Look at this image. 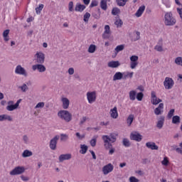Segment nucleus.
<instances>
[{
  "label": "nucleus",
  "instance_id": "1",
  "mask_svg": "<svg viewBox=\"0 0 182 182\" xmlns=\"http://www.w3.org/2000/svg\"><path fill=\"white\" fill-rule=\"evenodd\" d=\"M117 135L116 134H110L109 136L104 135L102 136V140L104 141V147H105L106 150H109V154H113L114 153V148L112 143H115L117 140Z\"/></svg>",
  "mask_w": 182,
  "mask_h": 182
},
{
  "label": "nucleus",
  "instance_id": "2",
  "mask_svg": "<svg viewBox=\"0 0 182 182\" xmlns=\"http://www.w3.org/2000/svg\"><path fill=\"white\" fill-rule=\"evenodd\" d=\"M177 22L175 18L173 16L172 12H168L165 14L164 24L166 26H174V24Z\"/></svg>",
  "mask_w": 182,
  "mask_h": 182
},
{
  "label": "nucleus",
  "instance_id": "3",
  "mask_svg": "<svg viewBox=\"0 0 182 182\" xmlns=\"http://www.w3.org/2000/svg\"><path fill=\"white\" fill-rule=\"evenodd\" d=\"M58 116L61 120H64L66 123L72 122V114L68 110H60L58 112Z\"/></svg>",
  "mask_w": 182,
  "mask_h": 182
},
{
  "label": "nucleus",
  "instance_id": "4",
  "mask_svg": "<svg viewBox=\"0 0 182 182\" xmlns=\"http://www.w3.org/2000/svg\"><path fill=\"white\" fill-rule=\"evenodd\" d=\"M164 86L166 90H170V89H173V86H174V80L171 77H166L165 80L164 81Z\"/></svg>",
  "mask_w": 182,
  "mask_h": 182
},
{
  "label": "nucleus",
  "instance_id": "5",
  "mask_svg": "<svg viewBox=\"0 0 182 182\" xmlns=\"http://www.w3.org/2000/svg\"><path fill=\"white\" fill-rule=\"evenodd\" d=\"M97 97V95L96 94V91L87 92V100L88 101V103H90V105H92V103H95V102H96Z\"/></svg>",
  "mask_w": 182,
  "mask_h": 182
},
{
  "label": "nucleus",
  "instance_id": "6",
  "mask_svg": "<svg viewBox=\"0 0 182 182\" xmlns=\"http://www.w3.org/2000/svg\"><path fill=\"white\" fill-rule=\"evenodd\" d=\"M25 173V167L23 166H16L11 171H10V176H19Z\"/></svg>",
  "mask_w": 182,
  "mask_h": 182
},
{
  "label": "nucleus",
  "instance_id": "7",
  "mask_svg": "<svg viewBox=\"0 0 182 182\" xmlns=\"http://www.w3.org/2000/svg\"><path fill=\"white\" fill-rule=\"evenodd\" d=\"M21 102V100H18L16 102V103L15 105H14V101H9L8 102L9 105L6 107L7 110H9V112H12V111L15 110V109H18Z\"/></svg>",
  "mask_w": 182,
  "mask_h": 182
},
{
  "label": "nucleus",
  "instance_id": "8",
  "mask_svg": "<svg viewBox=\"0 0 182 182\" xmlns=\"http://www.w3.org/2000/svg\"><path fill=\"white\" fill-rule=\"evenodd\" d=\"M37 63L42 65L45 63V54L42 52H37L34 56Z\"/></svg>",
  "mask_w": 182,
  "mask_h": 182
},
{
  "label": "nucleus",
  "instance_id": "9",
  "mask_svg": "<svg viewBox=\"0 0 182 182\" xmlns=\"http://www.w3.org/2000/svg\"><path fill=\"white\" fill-rule=\"evenodd\" d=\"M114 169V166L112 164H108L102 167V173L104 176H107Z\"/></svg>",
  "mask_w": 182,
  "mask_h": 182
},
{
  "label": "nucleus",
  "instance_id": "10",
  "mask_svg": "<svg viewBox=\"0 0 182 182\" xmlns=\"http://www.w3.org/2000/svg\"><path fill=\"white\" fill-rule=\"evenodd\" d=\"M130 68L131 69H136L137 65H139V56L137 55H132L130 57Z\"/></svg>",
  "mask_w": 182,
  "mask_h": 182
},
{
  "label": "nucleus",
  "instance_id": "11",
  "mask_svg": "<svg viewBox=\"0 0 182 182\" xmlns=\"http://www.w3.org/2000/svg\"><path fill=\"white\" fill-rule=\"evenodd\" d=\"M151 102L152 105H157L159 103H161V100L160 98H158L156 95V92L152 91L151 93Z\"/></svg>",
  "mask_w": 182,
  "mask_h": 182
},
{
  "label": "nucleus",
  "instance_id": "12",
  "mask_svg": "<svg viewBox=\"0 0 182 182\" xmlns=\"http://www.w3.org/2000/svg\"><path fill=\"white\" fill-rule=\"evenodd\" d=\"M143 137L138 132H132L130 134V139L134 140L135 141H141Z\"/></svg>",
  "mask_w": 182,
  "mask_h": 182
},
{
  "label": "nucleus",
  "instance_id": "13",
  "mask_svg": "<svg viewBox=\"0 0 182 182\" xmlns=\"http://www.w3.org/2000/svg\"><path fill=\"white\" fill-rule=\"evenodd\" d=\"M33 70H38L40 73L46 71V67L42 64H36L32 66Z\"/></svg>",
  "mask_w": 182,
  "mask_h": 182
},
{
  "label": "nucleus",
  "instance_id": "14",
  "mask_svg": "<svg viewBox=\"0 0 182 182\" xmlns=\"http://www.w3.org/2000/svg\"><path fill=\"white\" fill-rule=\"evenodd\" d=\"M58 140H59V136H55L50 141V149L51 150H56V144H58Z\"/></svg>",
  "mask_w": 182,
  "mask_h": 182
},
{
  "label": "nucleus",
  "instance_id": "15",
  "mask_svg": "<svg viewBox=\"0 0 182 182\" xmlns=\"http://www.w3.org/2000/svg\"><path fill=\"white\" fill-rule=\"evenodd\" d=\"M110 38V26L109 25H106L105 26V31L102 33L103 39H109Z\"/></svg>",
  "mask_w": 182,
  "mask_h": 182
},
{
  "label": "nucleus",
  "instance_id": "16",
  "mask_svg": "<svg viewBox=\"0 0 182 182\" xmlns=\"http://www.w3.org/2000/svg\"><path fill=\"white\" fill-rule=\"evenodd\" d=\"M15 73L17 75H22L23 76H26V70H25V68H22V66L21 65L16 66Z\"/></svg>",
  "mask_w": 182,
  "mask_h": 182
},
{
  "label": "nucleus",
  "instance_id": "17",
  "mask_svg": "<svg viewBox=\"0 0 182 182\" xmlns=\"http://www.w3.org/2000/svg\"><path fill=\"white\" fill-rule=\"evenodd\" d=\"M164 111V104L160 103L159 107L154 109V113L156 116L160 115Z\"/></svg>",
  "mask_w": 182,
  "mask_h": 182
},
{
  "label": "nucleus",
  "instance_id": "18",
  "mask_svg": "<svg viewBox=\"0 0 182 182\" xmlns=\"http://www.w3.org/2000/svg\"><path fill=\"white\" fill-rule=\"evenodd\" d=\"M109 114L112 119H117V117H119V112H117V107H114L113 109H111Z\"/></svg>",
  "mask_w": 182,
  "mask_h": 182
},
{
  "label": "nucleus",
  "instance_id": "19",
  "mask_svg": "<svg viewBox=\"0 0 182 182\" xmlns=\"http://www.w3.org/2000/svg\"><path fill=\"white\" fill-rule=\"evenodd\" d=\"M144 11H146V6H141L135 13V16H136V18H140L144 13Z\"/></svg>",
  "mask_w": 182,
  "mask_h": 182
},
{
  "label": "nucleus",
  "instance_id": "20",
  "mask_svg": "<svg viewBox=\"0 0 182 182\" xmlns=\"http://www.w3.org/2000/svg\"><path fill=\"white\" fill-rule=\"evenodd\" d=\"M70 159H72V154H61L59 156V161L60 163H62L63 161H65V160H70Z\"/></svg>",
  "mask_w": 182,
  "mask_h": 182
},
{
  "label": "nucleus",
  "instance_id": "21",
  "mask_svg": "<svg viewBox=\"0 0 182 182\" xmlns=\"http://www.w3.org/2000/svg\"><path fill=\"white\" fill-rule=\"evenodd\" d=\"M107 66L108 68H119V66H120V62L112 60L108 63Z\"/></svg>",
  "mask_w": 182,
  "mask_h": 182
},
{
  "label": "nucleus",
  "instance_id": "22",
  "mask_svg": "<svg viewBox=\"0 0 182 182\" xmlns=\"http://www.w3.org/2000/svg\"><path fill=\"white\" fill-rule=\"evenodd\" d=\"M146 146L148 149L151 150H159V146L156 145L154 142H146Z\"/></svg>",
  "mask_w": 182,
  "mask_h": 182
},
{
  "label": "nucleus",
  "instance_id": "23",
  "mask_svg": "<svg viewBox=\"0 0 182 182\" xmlns=\"http://www.w3.org/2000/svg\"><path fill=\"white\" fill-rule=\"evenodd\" d=\"M86 9V6L77 3L75 6V11L76 12H83Z\"/></svg>",
  "mask_w": 182,
  "mask_h": 182
},
{
  "label": "nucleus",
  "instance_id": "24",
  "mask_svg": "<svg viewBox=\"0 0 182 182\" xmlns=\"http://www.w3.org/2000/svg\"><path fill=\"white\" fill-rule=\"evenodd\" d=\"M123 79V73L117 72L113 76V80H121Z\"/></svg>",
  "mask_w": 182,
  "mask_h": 182
},
{
  "label": "nucleus",
  "instance_id": "25",
  "mask_svg": "<svg viewBox=\"0 0 182 182\" xmlns=\"http://www.w3.org/2000/svg\"><path fill=\"white\" fill-rule=\"evenodd\" d=\"M137 92L136 90H131L129 93V99L132 101L136 100Z\"/></svg>",
  "mask_w": 182,
  "mask_h": 182
},
{
  "label": "nucleus",
  "instance_id": "26",
  "mask_svg": "<svg viewBox=\"0 0 182 182\" xmlns=\"http://www.w3.org/2000/svg\"><path fill=\"white\" fill-rule=\"evenodd\" d=\"M62 102H63V107L64 109H68L69 107V100L66 97H63L62 98Z\"/></svg>",
  "mask_w": 182,
  "mask_h": 182
},
{
  "label": "nucleus",
  "instance_id": "27",
  "mask_svg": "<svg viewBox=\"0 0 182 182\" xmlns=\"http://www.w3.org/2000/svg\"><path fill=\"white\" fill-rule=\"evenodd\" d=\"M4 120H9V122H12V117L6 114L0 115V122H4Z\"/></svg>",
  "mask_w": 182,
  "mask_h": 182
},
{
  "label": "nucleus",
  "instance_id": "28",
  "mask_svg": "<svg viewBox=\"0 0 182 182\" xmlns=\"http://www.w3.org/2000/svg\"><path fill=\"white\" fill-rule=\"evenodd\" d=\"M133 120H134V115L129 114L128 118L127 119V123L129 127L132 126V123H133Z\"/></svg>",
  "mask_w": 182,
  "mask_h": 182
},
{
  "label": "nucleus",
  "instance_id": "29",
  "mask_svg": "<svg viewBox=\"0 0 182 182\" xmlns=\"http://www.w3.org/2000/svg\"><path fill=\"white\" fill-rule=\"evenodd\" d=\"M9 29H6L3 32V37L6 42H8L9 41Z\"/></svg>",
  "mask_w": 182,
  "mask_h": 182
},
{
  "label": "nucleus",
  "instance_id": "30",
  "mask_svg": "<svg viewBox=\"0 0 182 182\" xmlns=\"http://www.w3.org/2000/svg\"><path fill=\"white\" fill-rule=\"evenodd\" d=\"M100 6H101V9H103V11H106L107 9V1L101 0Z\"/></svg>",
  "mask_w": 182,
  "mask_h": 182
},
{
  "label": "nucleus",
  "instance_id": "31",
  "mask_svg": "<svg viewBox=\"0 0 182 182\" xmlns=\"http://www.w3.org/2000/svg\"><path fill=\"white\" fill-rule=\"evenodd\" d=\"M80 149L81 150L80 151V153L81 154H86L87 151V146H86L85 144H81L80 145Z\"/></svg>",
  "mask_w": 182,
  "mask_h": 182
},
{
  "label": "nucleus",
  "instance_id": "32",
  "mask_svg": "<svg viewBox=\"0 0 182 182\" xmlns=\"http://www.w3.org/2000/svg\"><path fill=\"white\" fill-rule=\"evenodd\" d=\"M127 2H129V0H117L118 6H124Z\"/></svg>",
  "mask_w": 182,
  "mask_h": 182
},
{
  "label": "nucleus",
  "instance_id": "33",
  "mask_svg": "<svg viewBox=\"0 0 182 182\" xmlns=\"http://www.w3.org/2000/svg\"><path fill=\"white\" fill-rule=\"evenodd\" d=\"M172 123L173 124H178V123H180V117L177 115L173 116L172 118Z\"/></svg>",
  "mask_w": 182,
  "mask_h": 182
},
{
  "label": "nucleus",
  "instance_id": "34",
  "mask_svg": "<svg viewBox=\"0 0 182 182\" xmlns=\"http://www.w3.org/2000/svg\"><path fill=\"white\" fill-rule=\"evenodd\" d=\"M89 53H95L96 52V46L91 44L88 48Z\"/></svg>",
  "mask_w": 182,
  "mask_h": 182
},
{
  "label": "nucleus",
  "instance_id": "35",
  "mask_svg": "<svg viewBox=\"0 0 182 182\" xmlns=\"http://www.w3.org/2000/svg\"><path fill=\"white\" fill-rule=\"evenodd\" d=\"M114 25H116L117 28H122L123 25V21H122V19L118 18L115 21Z\"/></svg>",
  "mask_w": 182,
  "mask_h": 182
},
{
  "label": "nucleus",
  "instance_id": "36",
  "mask_svg": "<svg viewBox=\"0 0 182 182\" xmlns=\"http://www.w3.org/2000/svg\"><path fill=\"white\" fill-rule=\"evenodd\" d=\"M44 6H45L43 4H39V6L36 8L37 15H39L41 12H42V9H43Z\"/></svg>",
  "mask_w": 182,
  "mask_h": 182
},
{
  "label": "nucleus",
  "instance_id": "37",
  "mask_svg": "<svg viewBox=\"0 0 182 182\" xmlns=\"http://www.w3.org/2000/svg\"><path fill=\"white\" fill-rule=\"evenodd\" d=\"M120 14V9L117 7H114L112 10V14L114 15V16L116 15H119Z\"/></svg>",
  "mask_w": 182,
  "mask_h": 182
},
{
  "label": "nucleus",
  "instance_id": "38",
  "mask_svg": "<svg viewBox=\"0 0 182 182\" xmlns=\"http://www.w3.org/2000/svg\"><path fill=\"white\" fill-rule=\"evenodd\" d=\"M122 144H123V146H124V147H130V145H131L130 141L126 138L123 139Z\"/></svg>",
  "mask_w": 182,
  "mask_h": 182
},
{
  "label": "nucleus",
  "instance_id": "39",
  "mask_svg": "<svg viewBox=\"0 0 182 182\" xmlns=\"http://www.w3.org/2000/svg\"><path fill=\"white\" fill-rule=\"evenodd\" d=\"M164 124V117L161 118V120L158 121L156 127H158V129H161Z\"/></svg>",
  "mask_w": 182,
  "mask_h": 182
},
{
  "label": "nucleus",
  "instance_id": "40",
  "mask_svg": "<svg viewBox=\"0 0 182 182\" xmlns=\"http://www.w3.org/2000/svg\"><path fill=\"white\" fill-rule=\"evenodd\" d=\"M32 156V151L29 150H25L23 152V157H31Z\"/></svg>",
  "mask_w": 182,
  "mask_h": 182
},
{
  "label": "nucleus",
  "instance_id": "41",
  "mask_svg": "<svg viewBox=\"0 0 182 182\" xmlns=\"http://www.w3.org/2000/svg\"><path fill=\"white\" fill-rule=\"evenodd\" d=\"M175 63H176V65H178V66H182V58L181 57H177L175 59Z\"/></svg>",
  "mask_w": 182,
  "mask_h": 182
},
{
  "label": "nucleus",
  "instance_id": "42",
  "mask_svg": "<svg viewBox=\"0 0 182 182\" xmlns=\"http://www.w3.org/2000/svg\"><path fill=\"white\" fill-rule=\"evenodd\" d=\"M144 97V95L143 94V92H139L136 95V99L139 102H141L143 100V97Z\"/></svg>",
  "mask_w": 182,
  "mask_h": 182
},
{
  "label": "nucleus",
  "instance_id": "43",
  "mask_svg": "<svg viewBox=\"0 0 182 182\" xmlns=\"http://www.w3.org/2000/svg\"><path fill=\"white\" fill-rule=\"evenodd\" d=\"M123 49H124V45H119V46H117L115 48V52H117V53H119V52L123 50Z\"/></svg>",
  "mask_w": 182,
  "mask_h": 182
},
{
  "label": "nucleus",
  "instance_id": "44",
  "mask_svg": "<svg viewBox=\"0 0 182 182\" xmlns=\"http://www.w3.org/2000/svg\"><path fill=\"white\" fill-rule=\"evenodd\" d=\"M69 139V136L66 134H60V140L61 141H65Z\"/></svg>",
  "mask_w": 182,
  "mask_h": 182
},
{
  "label": "nucleus",
  "instance_id": "45",
  "mask_svg": "<svg viewBox=\"0 0 182 182\" xmlns=\"http://www.w3.org/2000/svg\"><path fill=\"white\" fill-rule=\"evenodd\" d=\"M168 163H169L168 158L165 156L164 158V160L161 161V164L163 166H168Z\"/></svg>",
  "mask_w": 182,
  "mask_h": 182
},
{
  "label": "nucleus",
  "instance_id": "46",
  "mask_svg": "<svg viewBox=\"0 0 182 182\" xmlns=\"http://www.w3.org/2000/svg\"><path fill=\"white\" fill-rule=\"evenodd\" d=\"M90 18V14L87 12L84 15V22H89V18Z\"/></svg>",
  "mask_w": 182,
  "mask_h": 182
},
{
  "label": "nucleus",
  "instance_id": "47",
  "mask_svg": "<svg viewBox=\"0 0 182 182\" xmlns=\"http://www.w3.org/2000/svg\"><path fill=\"white\" fill-rule=\"evenodd\" d=\"M68 11L69 12H73V1H70L68 4Z\"/></svg>",
  "mask_w": 182,
  "mask_h": 182
},
{
  "label": "nucleus",
  "instance_id": "48",
  "mask_svg": "<svg viewBox=\"0 0 182 182\" xmlns=\"http://www.w3.org/2000/svg\"><path fill=\"white\" fill-rule=\"evenodd\" d=\"M174 112H175L174 109H172L168 112V119H171L173 117V116L174 115Z\"/></svg>",
  "mask_w": 182,
  "mask_h": 182
},
{
  "label": "nucleus",
  "instance_id": "49",
  "mask_svg": "<svg viewBox=\"0 0 182 182\" xmlns=\"http://www.w3.org/2000/svg\"><path fill=\"white\" fill-rule=\"evenodd\" d=\"M45 107V102H38L36 106L35 107V109H39Z\"/></svg>",
  "mask_w": 182,
  "mask_h": 182
},
{
  "label": "nucleus",
  "instance_id": "50",
  "mask_svg": "<svg viewBox=\"0 0 182 182\" xmlns=\"http://www.w3.org/2000/svg\"><path fill=\"white\" fill-rule=\"evenodd\" d=\"M155 50H157L158 52H163V46H156L154 48Z\"/></svg>",
  "mask_w": 182,
  "mask_h": 182
},
{
  "label": "nucleus",
  "instance_id": "51",
  "mask_svg": "<svg viewBox=\"0 0 182 182\" xmlns=\"http://www.w3.org/2000/svg\"><path fill=\"white\" fill-rule=\"evenodd\" d=\"M98 5V3H97V1H92L90 5V8H94V6H97Z\"/></svg>",
  "mask_w": 182,
  "mask_h": 182
},
{
  "label": "nucleus",
  "instance_id": "52",
  "mask_svg": "<svg viewBox=\"0 0 182 182\" xmlns=\"http://www.w3.org/2000/svg\"><path fill=\"white\" fill-rule=\"evenodd\" d=\"M133 75L134 73H127V75H124V79H126L127 77H130L132 79V77H133Z\"/></svg>",
  "mask_w": 182,
  "mask_h": 182
},
{
  "label": "nucleus",
  "instance_id": "53",
  "mask_svg": "<svg viewBox=\"0 0 182 182\" xmlns=\"http://www.w3.org/2000/svg\"><path fill=\"white\" fill-rule=\"evenodd\" d=\"M139 179L136 178L134 177V176H131V177L129 178V182H139Z\"/></svg>",
  "mask_w": 182,
  "mask_h": 182
},
{
  "label": "nucleus",
  "instance_id": "54",
  "mask_svg": "<svg viewBox=\"0 0 182 182\" xmlns=\"http://www.w3.org/2000/svg\"><path fill=\"white\" fill-rule=\"evenodd\" d=\"M96 141H97L96 139H92L90 140V143L92 147H95V146H96Z\"/></svg>",
  "mask_w": 182,
  "mask_h": 182
},
{
  "label": "nucleus",
  "instance_id": "55",
  "mask_svg": "<svg viewBox=\"0 0 182 182\" xmlns=\"http://www.w3.org/2000/svg\"><path fill=\"white\" fill-rule=\"evenodd\" d=\"M22 92H26L28 90V85L26 84H23L21 87H20Z\"/></svg>",
  "mask_w": 182,
  "mask_h": 182
},
{
  "label": "nucleus",
  "instance_id": "56",
  "mask_svg": "<svg viewBox=\"0 0 182 182\" xmlns=\"http://www.w3.org/2000/svg\"><path fill=\"white\" fill-rule=\"evenodd\" d=\"M87 119H89L87 117H82V118L81 119L80 122V124L82 125L83 124V123H85V122H86V120H87Z\"/></svg>",
  "mask_w": 182,
  "mask_h": 182
},
{
  "label": "nucleus",
  "instance_id": "57",
  "mask_svg": "<svg viewBox=\"0 0 182 182\" xmlns=\"http://www.w3.org/2000/svg\"><path fill=\"white\" fill-rule=\"evenodd\" d=\"M75 136H77L78 139H80V140H82V139H85V135H80V133L77 132L75 134Z\"/></svg>",
  "mask_w": 182,
  "mask_h": 182
},
{
  "label": "nucleus",
  "instance_id": "58",
  "mask_svg": "<svg viewBox=\"0 0 182 182\" xmlns=\"http://www.w3.org/2000/svg\"><path fill=\"white\" fill-rule=\"evenodd\" d=\"M176 11H177L178 15L180 16L181 19H182V9L177 8Z\"/></svg>",
  "mask_w": 182,
  "mask_h": 182
},
{
  "label": "nucleus",
  "instance_id": "59",
  "mask_svg": "<svg viewBox=\"0 0 182 182\" xmlns=\"http://www.w3.org/2000/svg\"><path fill=\"white\" fill-rule=\"evenodd\" d=\"M68 73H69V75H73V73H75V69H73V68H69Z\"/></svg>",
  "mask_w": 182,
  "mask_h": 182
},
{
  "label": "nucleus",
  "instance_id": "60",
  "mask_svg": "<svg viewBox=\"0 0 182 182\" xmlns=\"http://www.w3.org/2000/svg\"><path fill=\"white\" fill-rule=\"evenodd\" d=\"M21 178L23 181H29V178L28 176H21Z\"/></svg>",
  "mask_w": 182,
  "mask_h": 182
},
{
  "label": "nucleus",
  "instance_id": "61",
  "mask_svg": "<svg viewBox=\"0 0 182 182\" xmlns=\"http://www.w3.org/2000/svg\"><path fill=\"white\" fill-rule=\"evenodd\" d=\"M90 152L91 153V154L92 156V159H94V160H96V154H95V151H90Z\"/></svg>",
  "mask_w": 182,
  "mask_h": 182
},
{
  "label": "nucleus",
  "instance_id": "62",
  "mask_svg": "<svg viewBox=\"0 0 182 182\" xmlns=\"http://www.w3.org/2000/svg\"><path fill=\"white\" fill-rule=\"evenodd\" d=\"M136 41H139V39H140V32L136 31Z\"/></svg>",
  "mask_w": 182,
  "mask_h": 182
},
{
  "label": "nucleus",
  "instance_id": "63",
  "mask_svg": "<svg viewBox=\"0 0 182 182\" xmlns=\"http://www.w3.org/2000/svg\"><path fill=\"white\" fill-rule=\"evenodd\" d=\"M85 5H89L90 4V0H82Z\"/></svg>",
  "mask_w": 182,
  "mask_h": 182
},
{
  "label": "nucleus",
  "instance_id": "64",
  "mask_svg": "<svg viewBox=\"0 0 182 182\" xmlns=\"http://www.w3.org/2000/svg\"><path fill=\"white\" fill-rule=\"evenodd\" d=\"M176 151H177V153H180V154H182V147L181 148H177Z\"/></svg>",
  "mask_w": 182,
  "mask_h": 182
}]
</instances>
